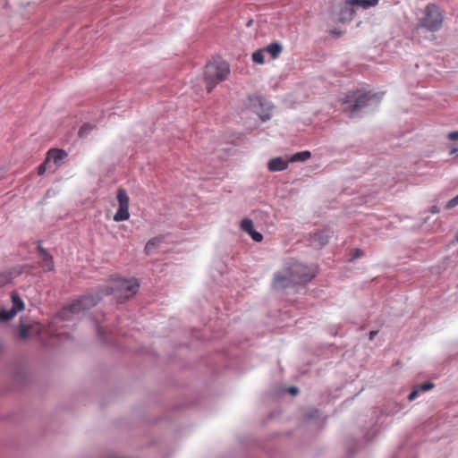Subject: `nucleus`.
<instances>
[{"label":"nucleus","instance_id":"c756f323","mask_svg":"<svg viewBox=\"0 0 458 458\" xmlns=\"http://www.w3.org/2000/svg\"><path fill=\"white\" fill-rule=\"evenodd\" d=\"M66 157H67V153L64 150L59 148V161H62Z\"/></svg>","mask_w":458,"mask_h":458},{"label":"nucleus","instance_id":"f257e3e1","mask_svg":"<svg viewBox=\"0 0 458 458\" xmlns=\"http://www.w3.org/2000/svg\"><path fill=\"white\" fill-rule=\"evenodd\" d=\"M381 98L382 94L371 93L370 91H349L341 98V104L343 110L352 115L371 103L378 102Z\"/></svg>","mask_w":458,"mask_h":458},{"label":"nucleus","instance_id":"b1692460","mask_svg":"<svg viewBox=\"0 0 458 458\" xmlns=\"http://www.w3.org/2000/svg\"><path fill=\"white\" fill-rule=\"evenodd\" d=\"M16 314L17 313L15 312V310H13L12 309L9 310H1L0 311V319L4 320V321L10 320L13 318H14L16 316Z\"/></svg>","mask_w":458,"mask_h":458},{"label":"nucleus","instance_id":"5701e85b","mask_svg":"<svg viewBox=\"0 0 458 458\" xmlns=\"http://www.w3.org/2000/svg\"><path fill=\"white\" fill-rule=\"evenodd\" d=\"M264 54L265 52L262 48L256 50L252 54V61L258 64H264L266 62Z\"/></svg>","mask_w":458,"mask_h":458},{"label":"nucleus","instance_id":"423d86ee","mask_svg":"<svg viewBox=\"0 0 458 458\" xmlns=\"http://www.w3.org/2000/svg\"><path fill=\"white\" fill-rule=\"evenodd\" d=\"M291 275L296 278L299 284H305L310 281L316 275L314 268L310 267L302 263L293 262L288 264Z\"/></svg>","mask_w":458,"mask_h":458},{"label":"nucleus","instance_id":"7ed1b4c3","mask_svg":"<svg viewBox=\"0 0 458 458\" xmlns=\"http://www.w3.org/2000/svg\"><path fill=\"white\" fill-rule=\"evenodd\" d=\"M100 297L98 295H83L81 298L75 300L69 306L64 308L62 310H59V320L60 319H69L72 316L77 315L81 311L90 309L95 306Z\"/></svg>","mask_w":458,"mask_h":458},{"label":"nucleus","instance_id":"bb28decb","mask_svg":"<svg viewBox=\"0 0 458 458\" xmlns=\"http://www.w3.org/2000/svg\"><path fill=\"white\" fill-rule=\"evenodd\" d=\"M458 206V195L453 199H451L445 205L446 209H452Z\"/></svg>","mask_w":458,"mask_h":458},{"label":"nucleus","instance_id":"7c9ffc66","mask_svg":"<svg viewBox=\"0 0 458 458\" xmlns=\"http://www.w3.org/2000/svg\"><path fill=\"white\" fill-rule=\"evenodd\" d=\"M288 392H289L290 394H292L295 395V394H298L299 390H298V388H297V387H295V386H292V387H289V388H288Z\"/></svg>","mask_w":458,"mask_h":458},{"label":"nucleus","instance_id":"f704fd0d","mask_svg":"<svg viewBox=\"0 0 458 458\" xmlns=\"http://www.w3.org/2000/svg\"><path fill=\"white\" fill-rule=\"evenodd\" d=\"M455 240L458 242V231H457V233L455 235Z\"/></svg>","mask_w":458,"mask_h":458},{"label":"nucleus","instance_id":"2eb2a0df","mask_svg":"<svg viewBox=\"0 0 458 458\" xmlns=\"http://www.w3.org/2000/svg\"><path fill=\"white\" fill-rule=\"evenodd\" d=\"M289 162V160H285L283 157H274L269 160L267 168L270 172L284 171L287 169Z\"/></svg>","mask_w":458,"mask_h":458},{"label":"nucleus","instance_id":"0eeeda50","mask_svg":"<svg viewBox=\"0 0 458 458\" xmlns=\"http://www.w3.org/2000/svg\"><path fill=\"white\" fill-rule=\"evenodd\" d=\"M249 106L263 120H269L272 116V106L259 96L249 98Z\"/></svg>","mask_w":458,"mask_h":458},{"label":"nucleus","instance_id":"a878e982","mask_svg":"<svg viewBox=\"0 0 458 458\" xmlns=\"http://www.w3.org/2000/svg\"><path fill=\"white\" fill-rule=\"evenodd\" d=\"M94 129V126L90 125L89 123H86L81 127L79 130V136L80 137H85L88 135L92 130Z\"/></svg>","mask_w":458,"mask_h":458},{"label":"nucleus","instance_id":"cd10ccee","mask_svg":"<svg viewBox=\"0 0 458 458\" xmlns=\"http://www.w3.org/2000/svg\"><path fill=\"white\" fill-rule=\"evenodd\" d=\"M361 256H363V251L360 249H355L352 257L350 259V261L359 259Z\"/></svg>","mask_w":458,"mask_h":458},{"label":"nucleus","instance_id":"1a4fd4ad","mask_svg":"<svg viewBox=\"0 0 458 458\" xmlns=\"http://www.w3.org/2000/svg\"><path fill=\"white\" fill-rule=\"evenodd\" d=\"M119 208L114 216L115 222L126 221L130 217L129 213V196L124 189H119L116 195Z\"/></svg>","mask_w":458,"mask_h":458},{"label":"nucleus","instance_id":"ddd939ff","mask_svg":"<svg viewBox=\"0 0 458 458\" xmlns=\"http://www.w3.org/2000/svg\"><path fill=\"white\" fill-rule=\"evenodd\" d=\"M241 229L247 233L253 241L259 242L262 241L263 236L260 233L254 230V225L251 219L243 218L241 222Z\"/></svg>","mask_w":458,"mask_h":458},{"label":"nucleus","instance_id":"6e6552de","mask_svg":"<svg viewBox=\"0 0 458 458\" xmlns=\"http://www.w3.org/2000/svg\"><path fill=\"white\" fill-rule=\"evenodd\" d=\"M298 284L296 278L291 275L289 266L284 267L281 271L275 274L272 286L274 289L280 290L292 287Z\"/></svg>","mask_w":458,"mask_h":458},{"label":"nucleus","instance_id":"412c9836","mask_svg":"<svg viewBox=\"0 0 458 458\" xmlns=\"http://www.w3.org/2000/svg\"><path fill=\"white\" fill-rule=\"evenodd\" d=\"M379 0H352L354 5L361 6L363 9L376 6Z\"/></svg>","mask_w":458,"mask_h":458},{"label":"nucleus","instance_id":"c9c22d12","mask_svg":"<svg viewBox=\"0 0 458 458\" xmlns=\"http://www.w3.org/2000/svg\"><path fill=\"white\" fill-rule=\"evenodd\" d=\"M98 334L100 335V334H101V328H100V327H98Z\"/></svg>","mask_w":458,"mask_h":458},{"label":"nucleus","instance_id":"9b49d317","mask_svg":"<svg viewBox=\"0 0 458 458\" xmlns=\"http://www.w3.org/2000/svg\"><path fill=\"white\" fill-rule=\"evenodd\" d=\"M57 165V148H51L48 150L46 161L41 164L38 167V174L42 175L45 172L49 169L52 173L55 171Z\"/></svg>","mask_w":458,"mask_h":458},{"label":"nucleus","instance_id":"4468645a","mask_svg":"<svg viewBox=\"0 0 458 458\" xmlns=\"http://www.w3.org/2000/svg\"><path fill=\"white\" fill-rule=\"evenodd\" d=\"M39 250V265L44 271H51L54 269V260L46 250L38 245Z\"/></svg>","mask_w":458,"mask_h":458},{"label":"nucleus","instance_id":"a211bd4d","mask_svg":"<svg viewBox=\"0 0 458 458\" xmlns=\"http://www.w3.org/2000/svg\"><path fill=\"white\" fill-rule=\"evenodd\" d=\"M20 273L21 271L16 268L0 273V286H4L11 283L12 279L17 276Z\"/></svg>","mask_w":458,"mask_h":458},{"label":"nucleus","instance_id":"6ab92c4d","mask_svg":"<svg viewBox=\"0 0 458 458\" xmlns=\"http://www.w3.org/2000/svg\"><path fill=\"white\" fill-rule=\"evenodd\" d=\"M434 387V384L426 382L421 384L418 388L413 389L408 396L409 401H413L417 398L420 391H428Z\"/></svg>","mask_w":458,"mask_h":458},{"label":"nucleus","instance_id":"72a5a7b5","mask_svg":"<svg viewBox=\"0 0 458 458\" xmlns=\"http://www.w3.org/2000/svg\"><path fill=\"white\" fill-rule=\"evenodd\" d=\"M458 153V148H453L451 151H450V155H454V154H456Z\"/></svg>","mask_w":458,"mask_h":458},{"label":"nucleus","instance_id":"f3484780","mask_svg":"<svg viewBox=\"0 0 458 458\" xmlns=\"http://www.w3.org/2000/svg\"><path fill=\"white\" fill-rule=\"evenodd\" d=\"M262 49L265 53L268 54L272 59H276L283 52V46L278 42H272Z\"/></svg>","mask_w":458,"mask_h":458},{"label":"nucleus","instance_id":"f03ea898","mask_svg":"<svg viewBox=\"0 0 458 458\" xmlns=\"http://www.w3.org/2000/svg\"><path fill=\"white\" fill-rule=\"evenodd\" d=\"M229 74L230 66L227 62L218 58L208 62L204 70L207 91L210 93L216 85L225 81Z\"/></svg>","mask_w":458,"mask_h":458},{"label":"nucleus","instance_id":"dca6fc26","mask_svg":"<svg viewBox=\"0 0 458 458\" xmlns=\"http://www.w3.org/2000/svg\"><path fill=\"white\" fill-rule=\"evenodd\" d=\"M164 241H165L164 235H157V236H155V237L149 239L144 248L145 254L146 255L152 254L156 249H157L161 246V244L164 242Z\"/></svg>","mask_w":458,"mask_h":458},{"label":"nucleus","instance_id":"393cba45","mask_svg":"<svg viewBox=\"0 0 458 458\" xmlns=\"http://www.w3.org/2000/svg\"><path fill=\"white\" fill-rule=\"evenodd\" d=\"M31 329H32L31 326H25V325L21 326L20 332H19L20 337L21 339L29 338L30 336Z\"/></svg>","mask_w":458,"mask_h":458},{"label":"nucleus","instance_id":"c85d7f7f","mask_svg":"<svg viewBox=\"0 0 458 458\" xmlns=\"http://www.w3.org/2000/svg\"><path fill=\"white\" fill-rule=\"evenodd\" d=\"M450 140H458V131H451L447 134Z\"/></svg>","mask_w":458,"mask_h":458},{"label":"nucleus","instance_id":"4be33fe9","mask_svg":"<svg viewBox=\"0 0 458 458\" xmlns=\"http://www.w3.org/2000/svg\"><path fill=\"white\" fill-rule=\"evenodd\" d=\"M310 157V151H301L294 154L291 158L290 162H299V161H306Z\"/></svg>","mask_w":458,"mask_h":458},{"label":"nucleus","instance_id":"f8f14e48","mask_svg":"<svg viewBox=\"0 0 458 458\" xmlns=\"http://www.w3.org/2000/svg\"><path fill=\"white\" fill-rule=\"evenodd\" d=\"M354 4L352 3V0H345L344 3L342 4L340 12H339V21L340 22H346L352 19L354 15V9H353Z\"/></svg>","mask_w":458,"mask_h":458},{"label":"nucleus","instance_id":"20e7f679","mask_svg":"<svg viewBox=\"0 0 458 458\" xmlns=\"http://www.w3.org/2000/svg\"><path fill=\"white\" fill-rule=\"evenodd\" d=\"M139 286L138 281L134 278H118L114 281V285L109 287L106 294H115L118 299L125 301L137 293Z\"/></svg>","mask_w":458,"mask_h":458},{"label":"nucleus","instance_id":"9d476101","mask_svg":"<svg viewBox=\"0 0 458 458\" xmlns=\"http://www.w3.org/2000/svg\"><path fill=\"white\" fill-rule=\"evenodd\" d=\"M332 235L333 232L330 231L328 228L318 230V232L310 234V245L313 246L314 248L320 249L328 243L329 239L332 237Z\"/></svg>","mask_w":458,"mask_h":458},{"label":"nucleus","instance_id":"2f4dec72","mask_svg":"<svg viewBox=\"0 0 458 458\" xmlns=\"http://www.w3.org/2000/svg\"><path fill=\"white\" fill-rule=\"evenodd\" d=\"M377 334V331H371L369 333V339L370 340H373V338L375 337V335Z\"/></svg>","mask_w":458,"mask_h":458},{"label":"nucleus","instance_id":"39448f33","mask_svg":"<svg viewBox=\"0 0 458 458\" xmlns=\"http://www.w3.org/2000/svg\"><path fill=\"white\" fill-rule=\"evenodd\" d=\"M444 16L439 8L435 4H428L424 11V17L420 19V24L430 31H437L442 26Z\"/></svg>","mask_w":458,"mask_h":458},{"label":"nucleus","instance_id":"473e14b6","mask_svg":"<svg viewBox=\"0 0 458 458\" xmlns=\"http://www.w3.org/2000/svg\"><path fill=\"white\" fill-rule=\"evenodd\" d=\"M431 212H432V213H438V212H439V210H438L437 207L434 206V207H432V210H431Z\"/></svg>","mask_w":458,"mask_h":458},{"label":"nucleus","instance_id":"aec40b11","mask_svg":"<svg viewBox=\"0 0 458 458\" xmlns=\"http://www.w3.org/2000/svg\"><path fill=\"white\" fill-rule=\"evenodd\" d=\"M12 302H13V310H15L16 313L24 309V302L21 299V297L17 293L12 294Z\"/></svg>","mask_w":458,"mask_h":458}]
</instances>
